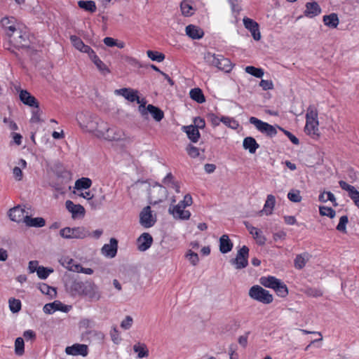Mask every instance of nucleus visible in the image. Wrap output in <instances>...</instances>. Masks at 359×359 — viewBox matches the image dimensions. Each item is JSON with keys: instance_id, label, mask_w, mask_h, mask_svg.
Masks as SVG:
<instances>
[{"instance_id": "4468645a", "label": "nucleus", "mask_w": 359, "mask_h": 359, "mask_svg": "<svg viewBox=\"0 0 359 359\" xmlns=\"http://www.w3.org/2000/svg\"><path fill=\"white\" fill-rule=\"evenodd\" d=\"M243 21L245 27L250 32L253 39L255 41H259L261 39V33L259 32V24L252 19L248 18H244Z\"/></svg>"}, {"instance_id": "37998d69", "label": "nucleus", "mask_w": 359, "mask_h": 359, "mask_svg": "<svg viewBox=\"0 0 359 359\" xmlns=\"http://www.w3.org/2000/svg\"><path fill=\"white\" fill-rule=\"evenodd\" d=\"M318 199L320 202H323V203H325L327 201H330L334 206L337 205V203L336 202V198H335L334 195L330 191H327V192L324 191V192L321 193L319 196Z\"/></svg>"}, {"instance_id": "4d7b16f0", "label": "nucleus", "mask_w": 359, "mask_h": 359, "mask_svg": "<svg viewBox=\"0 0 359 359\" xmlns=\"http://www.w3.org/2000/svg\"><path fill=\"white\" fill-rule=\"evenodd\" d=\"M15 45L20 48L28 46L27 37L26 34H20L18 38L15 39Z\"/></svg>"}, {"instance_id": "c9c22d12", "label": "nucleus", "mask_w": 359, "mask_h": 359, "mask_svg": "<svg viewBox=\"0 0 359 359\" xmlns=\"http://www.w3.org/2000/svg\"><path fill=\"white\" fill-rule=\"evenodd\" d=\"M147 114L149 113L156 121H161L164 117L163 111L158 107L154 106L153 104H148L147 107Z\"/></svg>"}, {"instance_id": "09e8293b", "label": "nucleus", "mask_w": 359, "mask_h": 359, "mask_svg": "<svg viewBox=\"0 0 359 359\" xmlns=\"http://www.w3.org/2000/svg\"><path fill=\"white\" fill-rule=\"evenodd\" d=\"M204 60L209 65L215 67L218 61V55L208 52L204 55Z\"/></svg>"}, {"instance_id": "a878e982", "label": "nucleus", "mask_w": 359, "mask_h": 359, "mask_svg": "<svg viewBox=\"0 0 359 359\" xmlns=\"http://www.w3.org/2000/svg\"><path fill=\"white\" fill-rule=\"evenodd\" d=\"M185 32L187 35L192 39H200L204 35V32L203 29L194 25H189L187 26Z\"/></svg>"}, {"instance_id": "cd10ccee", "label": "nucleus", "mask_w": 359, "mask_h": 359, "mask_svg": "<svg viewBox=\"0 0 359 359\" xmlns=\"http://www.w3.org/2000/svg\"><path fill=\"white\" fill-rule=\"evenodd\" d=\"M73 259H69L67 262V268L72 271L77 273H83L88 275H91L93 273V270L90 268H84L81 264H73Z\"/></svg>"}, {"instance_id": "4be33fe9", "label": "nucleus", "mask_w": 359, "mask_h": 359, "mask_svg": "<svg viewBox=\"0 0 359 359\" xmlns=\"http://www.w3.org/2000/svg\"><path fill=\"white\" fill-rule=\"evenodd\" d=\"M20 101L25 105L31 107L38 108L39 102L27 90H21L19 94Z\"/></svg>"}, {"instance_id": "864d4df0", "label": "nucleus", "mask_w": 359, "mask_h": 359, "mask_svg": "<svg viewBox=\"0 0 359 359\" xmlns=\"http://www.w3.org/2000/svg\"><path fill=\"white\" fill-rule=\"evenodd\" d=\"M9 309L13 313H17L21 309V302L19 299L11 298L8 300Z\"/></svg>"}, {"instance_id": "6e6d98bb", "label": "nucleus", "mask_w": 359, "mask_h": 359, "mask_svg": "<svg viewBox=\"0 0 359 359\" xmlns=\"http://www.w3.org/2000/svg\"><path fill=\"white\" fill-rule=\"evenodd\" d=\"M348 222V218L346 215L341 216L339 222L337 226V229L342 233H346V224Z\"/></svg>"}, {"instance_id": "680f3d73", "label": "nucleus", "mask_w": 359, "mask_h": 359, "mask_svg": "<svg viewBox=\"0 0 359 359\" xmlns=\"http://www.w3.org/2000/svg\"><path fill=\"white\" fill-rule=\"evenodd\" d=\"M140 106L138 107L139 111L143 117H146L147 116V107H145L146 100L145 99H140L139 101H137Z\"/></svg>"}, {"instance_id": "f704fd0d", "label": "nucleus", "mask_w": 359, "mask_h": 359, "mask_svg": "<svg viewBox=\"0 0 359 359\" xmlns=\"http://www.w3.org/2000/svg\"><path fill=\"white\" fill-rule=\"evenodd\" d=\"M18 166H15L13 169V177L17 181H21L23 177V173L22 170L27 167V162L24 159H20L18 162Z\"/></svg>"}, {"instance_id": "49530a36", "label": "nucleus", "mask_w": 359, "mask_h": 359, "mask_svg": "<svg viewBox=\"0 0 359 359\" xmlns=\"http://www.w3.org/2000/svg\"><path fill=\"white\" fill-rule=\"evenodd\" d=\"M340 187L348 193V196L351 198L353 195L356 194L358 191L353 186L348 184L344 181H339V182Z\"/></svg>"}, {"instance_id": "603ef678", "label": "nucleus", "mask_w": 359, "mask_h": 359, "mask_svg": "<svg viewBox=\"0 0 359 359\" xmlns=\"http://www.w3.org/2000/svg\"><path fill=\"white\" fill-rule=\"evenodd\" d=\"M319 212L322 216H327L332 219L336 215V212L334 209L326 206H320Z\"/></svg>"}, {"instance_id": "b1692460", "label": "nucleus", "mask_w": 359, "mask_h": 359, "mask_svg": "<svg viewBox=\"0 0 359 359\" xmlns=\"http://www.w3.org/2000/svg\"><path fill=\"white\" fill-rule=\"evenodd\" d=\"M65 206L67 210L72 213L73 218L83 216L85 214L84 208L81 205L74 204L72 201H67L65 202Z\"/></svg>"}, {"instance_id": "9b49d317", "label": "nucleus", "mask_w": 359, "mask_h": 359, "mask_svg": "<svg viewBox=\"0 0 359 359\" xmlns=\"http://www.w3.org/2000/svg\"><path fill=\"white\" fill-rule=\"evenodd\" d=\"M85 282L76 279H69L65 283L67 292L72 297L82 296Z\"/></svg>"}, {"instance_id": "7c9ffc66", "label": "nucleus", "mask_w": 359, "mask_h": 359, "mask_svg": "<svg viewBox=\"0 0 359 359\" xmlns=\"http://www.w3.org/2000/svg\"><path fill=\"white\" fill-rule=\"evenodd\" d=\"M25 224L29 227H43L46 224V221L42 217L32 218L27 213Z\"/></svg>"}, {"instance_id": "052dcab7", "label": "nucleus", "mask_w": 359, "mask_h": 359, "mask_svg": "<svg viewBox=\"0 0 359 359\" xmlns=\"http://www.w3.org/2000/svg\"><path fill=\"white\" fill-rule=\"evenodd\" d=\"M186 150L191 158H196L200 154L199 149L191 144L188 145Z\"/></svg>"}, {"instance_id": "8fccbe9b", "label": "nucleus", "mask_w": 359, "mask_h": 359, "mask_svg": "<svg viewBox=\"0 0 359 359\" xmlns=\"http://www.w3.org/2000/svg\"><path fill=\"white\" fill-rule=\"evenodd\" d=\"M221 121L227 127L232 129H237L238 127L239 126L238 121H236L234 118L231 117L222 116L221 118Z\"/></svg>"}, {"instance_id": "20e7f679", "label": "nucleus", "mask_w": 359, "mask_h": 359, "mask_svg": "<svg viewBox=\"0 0 359 359\" xmlns=\"http://www.w3.org/2000/svg\"><path fill=\"white\" fill-rule=\"evenodd\" d=\"M259 282L263 286L274 290L280 297H284L288 294L286 285L274 276L262 277Z\"/></svg>"}, {"instance_id": "c85d7f7f", "label": "nucleus", "mask_w": 359, "mask_h": 359, "mask_svg": "<svg viewBox=\"0 0 359 359\" xmlns=\"http://www.w3.org/2000/svg\"><path fill=\"white\" fill-rule=\"evenodd\" d=\"M233 248V243L226 234L222 235L219 238V250L225 254L230 252Z\"/></svg>"}, {"instance_id": "c03bdc74", "label": "nucleus", "mask_w": 359, "mask_h": 359, "mask_svg": "<svg viewBox=\"0 0 359 359\" xmlns=\"http://www.w3.org/2000/svg\"><path fill=\"white\" fill-rule=\"evenodd\" d=\"M92 184V182L89 178L82 177L75 182V188L77 190L88 189Z\"/></svg>"}, {"instance_id": "6ab92c4d", "label": "nucleus", "mask_w": 359, "mask_h": 359, "mask_svg": "<svg viewBox=\"0 0 359 359\" xmlns=\"http://www.w3.org/2000/svg\"><path fill=\"white\" fill-rule=\"evenodd\" d=\"M114 93L117 95H121L128 101L133 102L139 101L138 91L128 88H123L114 90Z\"/></svg>"}, {"instance_id": "aec40b11", "label": "nucleus", "mask_w": 359, "mask_h": 359, "mask_svg": "<svg viewBox=\"0 0 359 359\" xmlns=\"http://www.w3.org/2000/svg\"><path fill=\"white\" fill-rule=\"evenodd\" d=\"M321 8L318 2H307L305 5L304 14L306 17L313 18L321 13Z\"/></svg>"}, {"instance_id": "5701e85b", "label": "nucleus", "mask_w": 359, "mask_h": 359, "mask_svg": "<svg viewBox=\"0 0 359 359\" xmlns=\"http://www.w3.org/2000/svg\"><path fill=\"white\" fill-rule=\"evenodd\" d=\"M245 225L247 229L249 231L250 233L256 240V242L258 245H262L265 243L266 238L262 234V231L257 229L256 227H254L248 222H245Z\"/></svg>"}, {"instance_id": "58836bf2", "label": "nucleus", "mask_w": 359, "mask_h": 359, "mask_svg": "<svg viewBox=\"0 0 359 359\" xmlns=\"http://www.w3.org/2000/svg\"><path fill=\"white\" fill-rule=\"evenodd\" d=\"M180 9L182 15L186 17L191 16L194 13V9L189 0H183L181 2Z\"/></svg>"}, {"instance_id": "2eb2a0df", "label": "nucleus", "mask_w": 359, "mask_h": 359, "mask_svg": "<svg viewBox=\"0 0 359 359\" xmlns=\"http://www.w3.org/2000/svg\"><path fill=\"white\" fill-rule=\"evenodd\" d=\"M168 212L175 219H188L191 216L190 212L189 210H184L182 203H178L177 205L173 206L170 205L168 209Z\"/></svg>"}, {"instance_id": "6e6552de", "label": "nucleus", "mask_w": 359, "mask_h": 359, "mask_svg": "<svg viewBox=\"0 0 359 359\" xmlns=\"http://www.w3.org/2000/svg\"><path fill=\"white\" fill-rule=\"evenodd\" d=\"M167 196L166 189L158 184H156L149 188V198L151 203L157 204L161 202Z\"/></svg>"}, {"instance_id": "774afa93", "label": "nucleus", "mask_w": 359, "mask_h": 359, "mask_svg": "<svg viewBox=\"0 0 359 359\" xmlns=\"http://www.w3.org/2000/svg\"><path fill=\"white\" fill-rule=\"evenodd\" d=\"M259 86L264 90H271L273 88V83L271 80L262 79L259 83Z\"/></svg>"}, {"instance_id": "9d476101", "label": "nucleus", "mask_w": 359, "mask_h": 359, "mask_svg": "<svg viewBox=\"0 0 359 359\" xmlns=\"http://www.w3.org/2000/svg\"><path fill=\"white\" fill-rule=\"evenodd\" d=\"M251 124H253L256 128L262 133H265L268 136L273 137L276 135L277 130L276 128L268 123L264 122L256 117H250L249 120Z\"/></svg>"}, {"instance_id": "473e14b6", "label": "nucleus", "mask_w": 359, "mask_h": 359, "mask_svg": "<svg viewBox=\"0 0 359 359\" xmlns=\"http://www.w3.org/2000/svg\"><path fill=\"white\" fill-rule=\"evenodd\" d=\"M276 203V198L274 196L269 194L267 196L265 204L264 205V208L259 212V215H262L263 213L266 214V215H270L272 214L273 209L275 206Z\"/></svg>"}, {"instance_id": "a18cd8bd", "label": "nucleus", "mask_w": 359, "mask_h": 359, "mask_svg": "<svg viewBox=\"0 0 359 359\" xmlns=\"http://www.w3.org/2000/svg\"><path fill=\"white\" fill-rule=\"evenodd\" d=\"M15 353L18 355H22L25 353V343L22 337H18L15 339Z\"/></svg>"}, {"instance_id": "39448f33", "label": "nucleus", "mask_w": 359, "mask_h": 359, "mask_svg": "<svg viewBox=\"0 0 359 359\" xmlns=\"http://www.w3.org/2000/svg\"><path fill=\"white\" fill-rule=\"evenodd\" d=\"M60 235L62 238L67 239H83L90 236V233L88 231V230L84 226H77L74 228H63L60 231Z\"/></svg>"}, {"instance_id": "de8ad7c7", "label": "nucleus", "mask_w": 359, "mask_h": 359, "mask_svg": "<svg viewBox=\"0 0 359 359\" xmlns=\"http://www.w3.org/2000/svg\"><path fill=\"white\" fill-rule=\"evenodd\" d=\"M245 72L255 77L262 78L264 76V70L261 68H257L253 66H248L245 67Z\"/></svg>"}, {"instance_id": "f03ea898", "label": "nucleus", "mask_w": 359, "mask_h": 359, "mask_svg": "<svg viewBox=\"0 0 359 359\" xmlns=\"http://www.w3.org/2000/svg\"><path fill=\"white\" fill-rule=\"evenodd\" d=\"M76 120L79 126L88 132L97 133L100 123L97 118L89 111H82L77 114Z\"/></svg>"}, {"instance_id": "bf43d9fd", "label": "nucleus", "mask_w": 359, "mask_h": 359, "mask_svg": "<svg viewBox=\"0 0 359 359\" xmlns=\"http://www.w3.org/2000/svg\"><path fill=\"white\" fill-rule=\"evenodd\" d=\"M186 257L188 259V260L190 262V263L194 266L197 265L199 262V258H198V254L191 251V250H189L187 252V253L186 255Z\"/></svg>"}, {"instance_id": "13d9d810", "label": "nucleus", "mask_w": 359, "mask_h": 359, "mask_svg": "<svg viewBox=\"0 0 359 359\" xmlns=\"http://www.w3.org/2000/svg\"><path fill=\"white\" fill-rule=\"evenodd\" d=\"M290 201L294 203H299L302 201V196L299 190H292L287 194Z\"/></svg>"}, {"instance_id": "ddd939ff", "label": "nucleus", "mask_w": 359, "mask_h": 359, "mask_svg": "<svg viewBox=\"0 0 359 359\" xmlns=\"http://www.w3.org/2000/svg\"><path fill=\"white\" fill-rule=\"evenodd\" d=\"M29 213L20 205L15 206L11 208L8 212V216L13 222L20 223L24 222L25 220L26 214Z\"/></svg>"}, {"instance_id": "3c124183", "label": "nucleus", "mask_w": 359, "mask_h": 359, "mask_svg": "<svg viewBox=\"0 0 359 359\" xmlns=\"http://www.w3.org/2000/svg\"><path fill=\"white\" fill-rule=\"evenodd\" d=\"M147 56L153 61L161 62L165 59V55L158 51L147 50Z\"/></svg>"}, {"instance_id": "bb28decb", "label": "nucleus", "mask_w": 359, "mask_h": 359, "mask_svg": "<svg viewBox=\"0 0 359 359\" xmlns=\"http://www.w3.org/2000/svg\"><path fill=\"white\" fill-rule=\"evenodd\" d=\"M89 57L92 60V62L96 65L97 68L100 70V72L106 75L110 72L109 68L107 65L97 57L94 50L90 52L88 55Z\"/></svg>"}, {"instance_id": "c756f323", "label": "nucleus", "mask_w": 359, "mask_h": 359, "mask_svg": "<svg viewBox=\"0 0 359 359\" xmlns=\"http://www.w3.org/2000/svg\"><path fill=\"white\" fill-rule=\"evenodd\" d=\"M215 67L219 70L229 72L232 69V63L229 59L224 57L222 55H218V61Z\"/></svg>"}, {"instance_id": "2f4dec72", "label": "nucleus", "mask_w": 359, "mask_h": 359, "mask_svg": "<svg viewBox=\"0 0 359 359\" xmlns=\"http://www.w3.org/2000/svg\"><path fill=\"white\" fill-rule=\"evenodd\" d=\"M183 130L185 132L189 139L193 142H197L200 137V133L198 129L193 125L187 126L183 127Z\"/></svg>"}, {"instance_id": "f257e3e1", "label": "nucleus", "mask_w": 359, "mask_h": 359, "mask_svg": "<svg viewBox=\"0 0 359 359\" xmlns=\"http://www.w3.org/2000/svg\"><path fill=\"white\" fill-rule=\"evenodd\" d=\"M96 135L108 141H121L126 138L123 130L114 126L109 127L107 123L102 121L100 123V128Z\"/></svg>"}, {"instance_id": "79ce46f5", "label": "nucleus", "mask_w": 359, "mask_h": 359, "mask_svg": "<svg viewBox=\"0 0 359 359\" xmlns=\"http://www.w3.org/2000/svg\"><path fill=\"white\" fill-rule=\"evenodd\" d=\"M78 6L81 8L90 13H94L97 8L95 3L93 1H79L78 2Z\"/></svg>"}, {"instance_id": "f3484780", "label": "nucleus", "mask_w": 359, "mask_h": 359, "mask_svg": "<svg viewBox=\"0 0 359 359\" xmlns=\"http://www.w3.org/2000/svg\"><path fill=\"white\" fill-rule=\"evenodd\" d=\"M118 241L116 238H111L109 244H104L102 248V253L105 257L113 258L117 253Z\"/></svg>"}, {"instance_id": "1a4fd4ad", "label": "nucleus", "mask_w": 359, "mask_h": 359, "mask_svg": "<svg viewBox=\"0 0 359 359\" xmlns=\"http://www.w3.org/2000/svg\"><path fill=\"white\" fill-rule=\"evenodd\" d=\"M82 296L87 297L90 301H98L101 298V292L97 285L91 280L85 281Z\"/></svg>"}, {"instance_id": "a19ab883", "label": "nucleus", "mask_w": 359, "mask_h": 359, "mask_svg": "<svg viewBox=\"0 0 359 359\" xmlns=\"http://www.w3.org/2000/svg\"><path fill=\"white\" fill-rule=\"evenodd\" d=\"M310 255L308 253L298 255L294 259V266L297 269H302L309 261Z\"/></svg>"}, {"instance_id": "69168bd1", "label": "nucleus", "mask_w": 359, "mask_h": 359, "mask_svg": "<svg viewBox=\"0 0 359 359\" xmlns=\"http://www.w3.org/2000/svg\"><path fill=\"white\" fill-rule=\"evenodd\" d=\"M104 200H105V196L103 195L99 199H95V200L92 199L90 201H89V203L91 205L92 208L97 209L102 205V202Z\"/></svg>"}, {"instance_id": "338daca9", "label": "nucleus", "mask_w": 359, "mask_h": 359, "mask_svg": "<svg viewBox=\"0 0 359 359\" xmlns=\"http://www.w3.org/2000/svg\"><path fill=\"white\" fill-rule=\"evenodd\" d=\"M305 292L307 295L313 297H321L323 295L321 290L316 288H308Z\"/></svg>"}, {"instance_id": "e2e57ef3", "label": "nucleus", "mask_w": 359, "mask_h": 359, "mask_svg": "<svg viewBox=\"0 0 359 359\" xmlns=\"http://www.w3.org/2000/svg\"><path fill=\"white\" fill-rule=\"evenodd\" d=\"M133 321V318L130 316H127L121 323V327L124 330H128L131 327Z\"/></svg>"}, {"instance_id": "0e129e2a", "label": "nucleus", "mask_w": 359, "mask_h": 359, "mask_svg": "<svg viewBox=\"0 0 359 359\" xmlns=\"http://www.w3.org/2000/svg\"><path fill=\"white\" fill-rule=\"evenodd\" d=\"M32 114L30 121L32 123H39L41 121V111L39 107L33 109Z\"/></svg>"}, {"instance_id": "423d86ee", "label": "nucleus", "mask_w": 359, "mask_h": 359, "mask_svg": "<svg viewBox=\"0 0 359 359\" xmlns=\"http://www.w3.org/2000/svg\"><path fill=\"white\" fill-rule=\"evenodd\" d=\"M249 296L263 304H270L273 302V296L269 292L259 285H254L249 290Z\"/></svg>"}, {"instance_id": "7ed1b4c3", "label": "nucleus", "mask_w": 359, "mask_h": 359, "mask_svg": "<svg viewBox=\"0 0 359 359\" xmlns=\"http://www.w3.org/2000/svg\"><path fill=\"white\" fill-rule=\"evenodd\" d=\"M305 132L312 137L319 136L318 111L313 106H309L306 114Z\"/></svg>"}, {"instance_id": "f8f14e48", "label": "nucleus", "mask_w": 359, "mask_h": 359, "mask_svg": "<svg viewBox=\"0 0 359 359\" xmlns=\"http://www.w3.org/2000/svg\"><path fill=\"white\" fill-rule=\"evenodd\" d=\"M156 217L152 214L150 206L144 207L140 213V224L144 228H150L156 223Z\"/></svg>"}, {"instance_id": "e433bc0d", "label": "nucleus", "mask_w": 359, "mask_h": 359, "mask_svg": "<svg viewBox=\"0 0 359 359\" xmlns=\"http://www.w3.org/2000/svg\"><path fill=\"white\" fill-rule=\"evenodd\" d=\"M243 146L245 149H248L250 154H255L259 145L256 140L251 137H245L243 140Z\"/></svg>"}, {"instance_id": "5fc2aeb1", "label": "nucleus", "mask_w": 359, "mask_h": 359, "mask_svg": "<svg viewBox=\"0 0 359 359\" xmlns=\"http://www.w3.org/2000/svg\"><path fill=\"white\" fill-rule=\"evenodd\" d=\"M52 272H53V269L44 266H39L36 271L37 276L41 279H46Z\"/></svg>"}, {"instance_id": "0eeeda50", "label": "nucleus", "mask_w": 359, "mask_h": 359, "mask_svg": "<svg viewBox=\"0 0 359 359\" xmlns=\"http://www.w3.org/2000/svg\"><path fill=\"white\" fill-rule=\"evenodd\" d=\"M249 248L243 245L237 252L236 257L230 260V263L235 266L236 269L245 268L248 264Z\"/></svg>"}, {"instance_id": "72a5a7b5", "label": "nucleus", "mask_w": 359, "mask_h": 359, "mask_svg": "<svg viewBox=\"0 0 359 359\" xmlns=\"http://www.w3.org/2000/svg\"><path fill=\"white\" fill-rule=\"evenodd\" d=\"M323 20L326 26L332 29L337 28L339 23V20L337 15L334 13L330 15H324Z\"/></svg>"}, {"instance_id": "412c9836", "label": "nucleus", "mask_w": 359, "mask_h": 359, "mask_svg": "<svg viewBox=\"0 0 359 359\" xmlns=\"http://www.w3.org/2000/svg\"><path fill=\"white\" fill-rule=\"evenodd\" d=\"M65 352L68 355L86 356L88 353L87 345L76 344L71 346H67Z\"/></svg>"}, {"instance_id": "4c0bfd02", "label": "nucleus", "mask_w": 359, "mask_h": 359, "mask_svg": "<svg viewBox=\"0 0 359 359\" xmlns=\"http://www.w3.org/2000/svg\"><path fill=\"white\" fill-rule=\"evenodd\" d=\"M133 351L137 353L139 358H147L149 356V350L144 343L138 342L133 346Z\"/></svg>"}, {"instance_id": "a211bd4d", "label": "nucleus", "mask_w": 359, "mask_h": 359, "mask_svg": "<svg viewBox=\"0 0 359 359\" xmlns=\"http://www.w3.org/2000/svg\"><path fill=\"white\" fill-rule=\"evenodd\" d=\"M153 243V238L149 233H143L137 240V249L141 252L147 250Z\"/></svg>"}, {"instance_id": "ea45409f", "label": "nucleus", "mask_w": 359, "mask_h": 359, "mask_svg": "<svg viewBox=\"0 0 359 359\" xmlns=\"http://www.w3.org/2000/svg\"><path fill=\"white\" fill-rule=\"evenodd\" d=\"M189 95L190 97L198 103L201 104L205 101V96L202 90L198 88L191 89L190 90Z\"/></svg>"}, {"instance_id": "dca6fc26", "label": "nucleus", "mask_w": 359, "mask_h": 359, "mask_svg": "<svg viewBox=\"0 0 359 359\" xmlns=\"http://www.w3.org/2000/svg\"><path fill=\"white\" fill-rule=\"evenodd\" d=\"M43 311L47 314H51L56 311L68 312L69 309L68 306L64 305L60 301H55L52 303L45 304L43 308Z\"/></svg>"}, {"instance_id": "393cba45", "label": "nucleus", "mask_w": 359, "mask_h": 359, "mask_svg": "<svg viewBox=\"0 0 359 359\" xmlns=\"http://www.w3.org/2000/svg\"><path fill=\"white\" fill-rule=\"evenodd\" d=\"M70 40L74 47L82 53L89 55L93 50L90 46L84 44L83 41L76 36H71Z\"/></svg>"}]
</instances>
